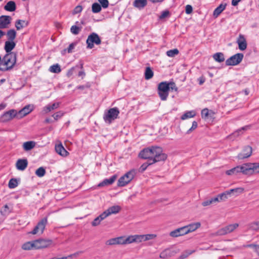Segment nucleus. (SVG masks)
<instances>
[{
    "mask_svg": "<svg viewBox=\"0 0 259 259\" xmlns=\"http://www.w3.org/2000/svg\"><path fill=\"white\" fill-rule=\"evenodd\" d=\"M119 211H103L102 213L96 218L92 222V225L94 227L97 226L100 222L111 214H116Z\"/></svg>",
    "mask_w": 259,
    "mask_h": 259,
    "instance_id": "obj_15",
    "label": "nucleus"
},
{
    "mask_svg": "<svg viewBox=\"0 0 259 259\" xmlns=\"http://www.w3.org/2000/svg\"><path fill=\"white\" fill-rule=\"evenodd\" d=\"M213 59L219 63L223 62L225 61V57L223 53L219 52L213 55Z\"/></svg>",
    "mask_w": 259,
    "mask_h": 259,
    "instance_id": "obj_36",
    "label": "nucleus"
},
{
    "mask_svg": "<svg viewBox=\"0 0 259 259\" xmlns=\"http://www.w3.org/2000/svg\"><path fill=\"white\" fill-rule=\"evenodd\" d=\"M119 113V110L117 107L110 108L104 112L103 119L106 123L110 124L118 117Z\"/></svg>",
    "mask_w": 259,
    "mask_h": 259,
    "instance_id": "obj_2",
    "label": "nucleus"
},
{
    "mask_svg": "<svg viewBox=\"0 0 259 259\" xmlns=\"http://www.w3.org/2000/svg\"><path fill=\"white\" fill-rule=\"evenodd\" d=\"M74 70H75L74 67H73L71 68H70L67 72V76L68 77H70L71 76H72L73 74Z\"/></svg>",
    "mask_w": 259,
    "mask_h": 259,
    "instance_id": "obj_64",
    "label": "nucleus"
},
{
    "mask_svg": "<svg viewBox=\"0 0 259 259\" xmlns=\"http://www.w3.org/2000/svg\"><path fill=\"white\" fill-rule=\"evenodd\" d=\"M18 183L16 179H11L8 184V186L10 189H14L18 186Z\"/></svg>",
    "mask_w": 259,
    "mask_h": 259,
    "instance_id": "obj_45",
    "label": "nucleus"
},
{
    "mask_svg": "<svg viewBox=\"0 0 259 259\" xmlns=\"http://www.w3.org/2000/svg\"><path fill=\"white\" fill-rule=\"evenodd\" d=\"M12 18L9 16L2 15L0 17V29L8 27L11 23Z\"/></svg>",
    "mask_w": 259,
    "mask_h": 259,
    "instance_id": "obj_18",
    "label": "nucleus"
},
{
    "mask_svg": "<svg viewBox=\"0 0 259 259\" xmlns=\"http://www.w3.org/2000/svg\"><path fill=\"white\" fill-rule=\"evenodd\" d=\"M4 9L5 10L10 12H13L16 10V4L13 1H9L5 6Z\"/></svg>",
    "mask_w": 259,
    "mask_h": 259,
    "instance_id": "obj_34",
    "label": "nucleus"
},
{
    "mask_svg": "<svg viewBox=\"0 0 259 259\" xmlns=\"http://www.w3.org/2000/svg\"><path fill=\"white\" fill-rule=\"evenodd\" d=\"M229 196H230V195L228 191H226L214 197V200H216L217 202L225 201Z\"/></svg>",
    "mask_w": 259,
    "mask_h": 259,
    "instance_id": "obj_26",
    "label": "nucleus"
},
{
    "mask_svg": "<svg viewBox=\"0 0 259 259\" xmlns=\"http://www.w3.org/2000/svg\"><path fill=\"white\" fill-rule=\"evenodd\" d=\"M101 6L99 4L97 3L93 4L92 10L94 13H98L100 12L101 11Z\"/></svg>",
    "mask_w": 259,
    "mask_h": 259,
    "instance_id": "obj_42",
    "label": "nucleus"
},
{
    "mask_svg": "<svg viewBox=\"0 0 259 259\" xmlns=\"http://www.w3.org/2000/svg\"><path fill=\"white\" fill-rule=\"evenodd\" d=\"M64 114V112L62 111H59L53 114L52 115V117L54 118L55 120H57L61 118Z\"/></svg>",
    "mask_w": 259,
    "mask_h": 259,
    "instance_id": "obj_50",
    "label": "nucleus"
},
{
    "mask_svg": "<svg viewBox=\"0 0 259 259\" xmlns=\"http://www.w3.org/2000/svg\"><path fill=\"white\" fill-rule=\"evenodd\" d=\"M121 209V207L119 205H114L108 208L107 210H120Z\"/></svg>",
    "mask_w": 259,
    "mask_h": 259,
    "instance_id": "obj_61",
    "label": "nucleus"
},
{
    "mask_svg": "<svg viewBox=\"0 0 259 259\" xmlns=\"http://www.w3.org/2000/svg\"><path fill=\"white\" fill-rule=\"evenodd\" d=\"M33 110V107L30 105L25 106L22 109L17 111L18 119H21L28 114Z\"/></svg>",
    "mask_w": 259,
    "mask_h": 259,
    "instance_id": "obj_19",
    "label": "nucleus"
},
{
    "mask_svg": "<svg viewBox=\"0 0 259 259\" xmlns=\"http://www.w3.org/2000/svg\"><path fill=\"white\" fill-rule=\"evenodd\" d=\"M117 244H130V236L127 237H125V236H120L118 237H116Z\"/></svg>",
    "mask_w": 259,
    "mask_h": 259,
    "instance_id": "obj_33",
    "label": "nucleus"
},
{
    "mask_svg": "<svg viewBox=\"0 0 259 259\" xmlns=\"http://www.w3.org/2000/svg\"><path fill=\"white\" fill-rule=\"evenodd\" d=\"M55 150L57 153L63 156H66L69 154L61 144L55 146Z\"/></svg>",
    "mask_w": 259,
    "mask_h": 259,
    "instance_id": "obj_29",
    "label": "nucleus"
},
{
    "mask_svg": "<svg viewBox=\"0 0 259 259\" xmlns=\"http://www.w3.org/2000/svg\"><path fill=\"white\" fill-rule=\"evenodd\" d=\"M23 249L29 250L31 249H35V245L34 240L28 241L24 243L22 246Z\"/></svg>",
    "mask_w": 259,
    "mask_h": 259,
    "instance_id": "obj_32",
    "label": "nucleus"
},
{
    "mask_svg": "<svg viewBox=\"0 0 259 259\" xmlns=\"http://www.w3.org/2000/svg\"><path fill=\"white\" fill-rule=\"evenodd\" d=\"M197 126H198L197 122L195 121H194L192 122V125L191 127L187 131V133L189 134L192 131L195 130L197 128Z\"/></svg>",
    "mask_w": 259,
    "mask_h": 259,
    "instance_id": "obj_58",
    "label": "nucleus"
},
{
    "mask_svg": "<svg viewBox=\"0 0 259 259\" xmlns=\"http://www.w3.org/2000/svg\"><path fill=\"white\" fill-rule=\"evenodd\" d=\"M196 115V113L194 111H187L181 117L182 120H185L189 118H192Z\"/></svg>",
    "mask_w": 259,
    "mask_h": 259,
    "instance_id": "obj_38",
    "label": "nucleus"
},
{
    "mask_svg": "<svg viewBox=\"0 0 259 259\" xmlns=\"http://www.w3.org/2000/svg\"><path fill=\"white\" fill-rule=\"evenodd\" d=\"M35 142L34 141H28L23 144L22 147L25 151H28L34 148L35 146Z\"/></svg>",
    "mask_w": 259,
    "mask_h": 259,
    "instance_id": "obj_30",
    "label": "nucleus"
},
{
    "mask_svg": "<svg viewBox=\"0 0 259 259\" xmlns=\"http://www.w3.org/2000/svg\"><path fill=\"white\" fill-rule=\"evenodd\" d=\"M17 54L14 52L7 53L2 59L4 66H7L12 69L16 63Z\"/></svg>",
    "mask_w": 259,
    "mask_h": 259,
    "instance_id": "obj_4",
    "label": "nucleus"
},
{
    "mask_svg": "<svg viewBox=\"0 0 259 259\" xmlns=\"http://www.w3.org/2000/svg\"><path fill=\"white\" fill-rule=\"evenodd\" d=\"M131 243L133 242H141L144 241V235H135L130 236Z\"/></svg>",
    "mask_w": 259,
    "mask_h": 259,
    "instance_id": "obj_31",
    "label": "nucleus"
},
{
    "mask_svg": "<svg viewBox=\"0 0 259 259\" xmlns=\"http://www.w3.org/2000/svg\"><path fill=\"white\" fill-rule=\"evenodd\" d=\"M48 223V217H46L41 219L37 224L36 226L34 228L33 230L30 232L32 234H36L37 233L40 232V234H42L45 229L46 225Z\"/></svg>",
    "mask_w": 259,
    "mask_h": 259,
    "instance_id": "obj_11",
    "label": "nucleus"
},
{
    "mask_svg": "<svg viewBox=\"0 0 259 259\" xmlns=\"http://www.w3.org/2000/svg\"><path fill=\"white\" fill-rule=\"evenodd\" d=\"M251 154L252 148L250 146H247L244 148L242 152L237 155V158L239 159H243L250 157Z\"/></svg>",
    "mask_w": 259,
    "mask_h": 259,
    "instance_id": "obj_16",
    "label": "nucleus"
},
{
    "mask_svg": "<svg viewBox=\"0 0 259 259\" xmlns=\"http://www.w3.org/2000/svg\"><path fill=\"white\" fill-rule=\"evenodd\" d=\"M35 249H40L48 248L53 244V241L51 239H38L34 240Z\"/></svg>",
    "mask_w": 259,
    "mask_h": 259,
    "instance_id": "obj_9",
    "label": "nucleus"
},
{
    "mask_svg": "<svg viewBox=\"0 0 259 259\" xmlns=\"http://www.w3.org/2000/svg\"><path fill=\"white\" fill-rule=\"evenodd\" d=\"M246 176L259 174V162L245 163Z\"/></svg>",
    "mask_w": 259,
    "mask_h": 259,
    "instance_id": "obj_7",
    "label": "nucleus"
},
{
    "mask_svg": "<svg viewBox=\"0 0 259 259\" xmlns=\"http://www.w3.org/2000/svg\"><path fill=\"white\" fill-rule=\"evenodd\" d=\"M200 223L199 222L195 223H192L188 225L184 226L185 228H186V232L187 233H189L190 232H193L195 231L196 229L199 228L200 227Z\"/></svg>",
    "mask_w": 259,
    "mask_h": 259,
    "instance_id": "obj_27",
    "label": "nucleus"
},
{
    "mask_svg": "<svg viewBox=\"0 0 259 259\" xmlns=\"http://www.w3.org/2000/svg\"><path fill=\"white\" fill-rule=\"evenodd\" d=\"M243 54L242 53H237L226 61L227 66H235L239 64L243 58Z\"/></svg>",
    "mask_w": 259,
    "mask_h": 259,
    "instance_id": "obj_13",
    "label": "nucleus"
},
{
    "mask_svg": "<svg viewBox=\"0 0 259 259\" xmlns=\"http://www.w3.org/2000/svg\"><path fill=\"white\" fill-rule=\"evenodd\" d=\"M116 178L117 176L114 175L109 179H104L102 182L98 184V186L101 187L112 185L115 182Z\"/></svg>",
    "mask_w": 259,
    "mask_h": 259,
    "instance_id": "obj_23",
    "label": "nucleus"
},
{
    "mask_svg": "<svg viewBox=\"0 0 259 259\" xmlns=\"http://www.w3.org/2000/svg\"><path fill=\"white\" fill-rule=\"evenodd\" d=\"M15 46L16 43L14 41L7 40L5 42L4 49L7 53H10Z\"/></svg>",
    "mask_w": 259,
    "mask_h": 259,
    "instance_id": "obj_25",
    "label": "nucleus"
},
{
    "mask_svg": "<svg viewBox=\"0 0 259 259\" xmlns=\"http://www.w3.org/2000/svg\"><path fill=\"white\" fill-rule=\"evenodd\" d=\"M205 77L203 75L201 76L197 79L199 85H202L203 84L205 81Z\"/></svg>",
    "mask_w": 259,
    "mask_h": 259,
    "instance_id": "obj_63",
    "label": "nucleus"
},
{
    "mask_svg": "<svg viewBox=\"0 0 259 259\" xmlns=\"http://www.w3.org/2000/svg\"><path fill=\"white\" fill-rule=\"evenodd\" d=\"M216 202H217L216 200H214V197H213V198H211V199L204 201L202 203V205L204 206H206L209 205L211 204L215 203Z\"/></svg>",
    "mask_w": 259,
    "mask_h": 259,
    "instance_id": "obj_51",
    "label": "nucleus"
},
{
    "mask_svg": "<svg viewBox=\"0 0 259 259\" xmlns=\"http://www.w3.org/2000/svg\"><path fill=\"white\" fill-rule=\"evenodd\" d=\"M86 43L87 44V48L92 49L94 48V44L96 45H100L101 44V40L98 34L93 32L88 36Z\"/></svg>",
    "mask_w": 259,
    "mask_h": 259,
    "instance_id": "obj_6",
    "label": "nucleus"
},
{
    "mask_svg": "<svg viewBox=\"0 0 259 259\" xmlns=\"http://www.w3.org/2000/svg\"><path fill=\"white\" fill-rule=\"evenodd\" d=\"M239 49L241 51L245 50L247 48V42L244 36L240 34L237 40Z\"/></svg>",
    "mask_w": 259,
    "mask_h": 259,
    "instance_id": "obj_21",
    "label": "nucleus"
},
{
    "mask_svg": "<svg viewBox=\"0 0 259 259\" xmlns=\"http://www.w3.org/2000/svg\"><path fill=\"white\" fill-rule=\"evenodd\" d=\"M59 106L60 103L59 102L54 103L52 105L48 104L43 108L42 111L45 113H48L53 110L57 109Z\"/></svg>",
    "mask_w": 259,
    "mask_h": 259,
    "instance_id": "obj_24",
    "label": "nucleus"
},
{
    "mask_svg": "<svg viewBox=\"0 0 259 259\" xmlns=\"http://www.w3.org/2000/svg\"><path fill=\"white\" fill-rule=\"evenodd\" d=\"M179 53V51L177 49L168 50L166 53V55L169 57H174L178 55Z\"/></svg>",
    "mask_w": 259,
    "mask_h": 259,
    "instance_id": "obj_43",
    "label": "nucleus"
},
{
    "mask_svg": "<svg viewBox=\"0 0 259 259\" xmlns=\"http://www.w3.org/2000/svg\"><path fill=\"white\" fill-rule=\"evenodd\" d=\"M25 23V21L24 20H17L15 22V27L17 30H18L23 28L24 27L23 24Z\"/></svg>",
    "mask_w": 259,
    "mask_h": 259,
    "instance_id": "obj_47",
    "label": "nucleus"
},
{
    "mask_svg": "<svg viewBox=\"0 0 259 259\" xmlns=\"http://www.w3.org/2000/svg\"><path fill=\"white\" fill-rule=\"evenodd\" d=\"M152 164H153V163H152L151 160H148L147 162L143 163L140 166V171L143 172L144 171H145L146 169V168H147V167L149 165H151Z\"/></svg>",
    "mask_w": 259,
    "mask_h": 259,
    "instance_id": "obj_49",
    "label": "nucleus"
},
{
    "mask_svg": "<svg viewBox=\"0 0 259 259\" xmlns=\"http://www.w3.org/2000/svg\"><path fill=\"white\" fill-rule=\"evenodd\" d=\"M82 10V7L81 6L78 5L75 7L73 11V14H76L80 13Z\"/></svg>",
    "mask_w": 259,
    "mask_h": 259,
    "instance_id": "obj_57",
    "label": "nucleus"
},
{
    "mask_svg": "<svg viewBox=\"0 0 259 259\" xmlns=\"http://www.w3.org/2000/svg\"><path fill=\"white\" fill-rule=\"evenodd\" d=\"M194 251V250H185L182 253L181 255L179 256L178 259H185L187 258L189 255L193 253Z\"/></svg>",
    "mask_w": 259,
    "mask_h": 259,
    "instance_id": "obj_46",
    "label": "nucleus"
},
{
    "mask_svg": "<svg viewBox=\"0 0 259 259\" xmlns=\"http://www.w3.org/2000/svg\"><path fill=\"white\" fill-rule=\"evenodd\" d=\"M49 70L53 73H58L61 71L60 66L59 64H56L52 65L49 69Z\"/></svg>",
    "mask_w": 259,
    "mask_h": 259,
    "instance_id": "obj_41",
    "label": "nucleus"
},
{
    "mask_svg": "<svg viewBox=\"0 0 259 259\" xmlns=\"http://www.w3.org/2000/svg\"><path fill=\"white\" fill-rule=\"evenodd\" d=\"M136 174V170L132 169L119 178L118 181V186L123 187L129 183L134 178Z\"/></svg>",
    "mask_w": 259,
    "mask_h": 259,
    "instance_id": "obj_5",
    "label": "nucleus"
},
{
    "mask_svg": "<svg viewBox=\"0 0 259 259\" xmlns=\"http://www.w3.org/2000/svg\"><path fill=\"white\" fill-rule=\"evenodd\" d=\"M209 115V110L207 108L203 109L201 111V116L202 118H206Z\"/></svg>",
    "mask_w": 259,
    "mask_h": 259,
    "instance_id": "obj_55",
    "label": "nucleus"
},
{
    "mask_svg": "<svg viewBox=\"0 0 259 259\" xmlns=\"http://www.w3.org/2000/svg\"><path fill=\"white\" fill-rule=\"evenodd\" d=\"M8 40L14 41L16 37V32L13 29L9 30L6 33Z\"/></svg>",
    "mask_w": 259,
    "mask_h": 259,
    "instance_id": "obj_35",
    "label": "nucleus"
},
{
    "mask_svg": "<svg viewBox=\"0 0 259 259\" xmlns=\"http://www.w3.org/2000/svg\"><path fill=\"white\" fill-rule=\"evenodd\" d=\"M147 5V0H135L134 6L138 8H142Z\"/></svg>",
    "mask_w": 259,
    "mask_h": 259,
    "instance_id": "obj_37",
    "label": "nucleus"
},
{
    "mask_svg": "<svg viewBox=\"0 0 259 259\" xmlns=\"http://www.w3.org/2000/svg\"><path fill=\"white\" fill-rule=\"evenodd\" d=\"M250 228L253 230H256L259 229V221L256 222H254L252 223L250 225Z\"/></svg>",
    "mask_w": 259,
    "mask_h": 259,
    "instance_id": "obj_59",
    "label": "nucleus"
},
{
    "mask_svg": "<svg viewBox=\"0 0 259 259\" xmlns=\"http://www.w3.org/2000/svg\"><path fill=\"white\" fill-rule=\"evenodd\" d=\"M153 76V72L150 67H146L145 72V78L146 79L148 80L151 79Z\"/></svg>",
    "mask_w": 259,
    "mask_h": 259,
    "instance_id": "obj_40",
    "label": "nucleus"
},
{
    "mask_svg": "<svg viewBox=\"0 0 259 259\" xmlns=\"http://www.w3.org/2000/svg\"><path fill=\"white\" fill-rule=\"evenodd\" d=\"M158 94L160 99L162 101H165L169 94V85L168 82L163 81L159 83L158 85Z\"/></svg>",
    "mask_w": 259,
    "mask_h": 259,
    "instance_id": "obj_3",
    "label": "nucleus"
},
{
    "mask_svg": "<svg viewBox=\"0 0 259 259\" xmlns=\"http://www.w3.org/2000/svg\"><path fill=\"white\" fill-rule=\"evenodd\" d=\"M81 27L76 25H73L70 28V31L72 34L77 35L79 33L80 31L81 30Z\"/></svg>",
    "mask_w": 259,
    "mask_h": 259,
    "instance_id": "obj_48",
    "label": "nucleus"
},
{
    "mask_svg": "<svg viewBox=\"0 0 259 259\" xmlns=\"http://www.w3.org/2000/svg\"><path fill=\"white\" fill-rule=\"evenodd\" d=\"M185 11H186V13L187 14H191L193 11L192 7L191 5H187L186 6Z\"/></svg>",
    "mask_w": 259,
    "mask_h": 259,
    "instance_id": "obj_60",
    "label": "nucleus"
},
{
    "mask_svg": "<svg viewBox=\"0 0 259 259\" xmlns=\"http://www.w3.org/2000/svg\"><path fill=\"white\" fill-rule=\"evenodd\" d=\"M98 1L104 9H106L108 7L109 2L108 0H98Z\"/></svg>",
    "mask_w": 259,
    "mask_h": 259,
    "instance_id": "obj_56",
    "label": "nucleus"
},
{
    "mask_svg": "<svg viewBox=\"0 0 259 259\" xmlns=\"http://www.w3.org/2000/svg\"><path fill=\"white\" fill-rule=\"evenodd\" d=\"M240 173L246 176L245 163L234 167L226 171V175L228 176L237 175Z\"/></svg>",
    "mask_w": 259,
    "mask_h": 259,
    "instance_id": "obj_8",
    "label": "nucleus"
},
{
    "mask_svg": "<svg viewBox=\"0 0 259 259\" xmlns=\"http://www.w3.org/2000/svg\"><path fill=\"white\" fill-rule=\"evenodd\" d=\"M179 251L180 249L178 248H167L160 253L159 257L163 259L168 258L175 255Z\"/></svg>",
    "mask_w": 259,
    "mask_h": 259,
    "instance_id": "obj_14",
    "label": "nucleus"
},
{
    "mask_svg": "<svg viewBox=\"0 0 259 259\" xmlns=\"http://www.w3.org/2000/svg\"><path fill=\"white\" fill-rule=\"evenodd\" d=\"M238 226H239V225L237 223L229 225L218 230L214 233V235L216 236L225 235L226 234H227L228 233H230L233 232Z\"/></svg>",
    "mask_w": 259,
    "mask_h": 259,
    "instance_id": "obj_12",
    "label": "nucleus"
},
{
    "mask_svg": "<svg viewBox=\"0 0 259 259\" xmlns=\"http://www.w3.org/2000/svg\"><path fill=\"white\" fill-rule=\"evenodd\" d=\"M14 118L18 119L17 111L15 109H11L4 113L1 116V120L2 122H7Z\"/></svg>",
    "mask_w": 259,
    "mask_h": 259,
    "instance_id": "obj_10",
    "label": "nucleus"
},
{
    "mask_svg": "<svg viewBox=\"0 0 259 259\" xmlns=\"http://www.w3.org/2000/svg\"><path fill=\"white\" fill-rule=\"evenodd\" d=\"M186 228L185 227L178 228L172 231H171L169 233V235L172 237H177L180 236H183L187 234Z\"/></svg>",
    "mask_w": 259,
    "mask_h": 259,
    "instance_id": "obj_20",
    "label": "nucleus"
},
{
    "mask_svg": "<svg viewBox=\"0 0 259 259\" xmlns=\"http://www.w3.org/2000/svg\"><path fill=\"white\" fill-rule=\"evenodd\" d=\"M152 147L145 148L139 153V156L142 159H147L150 160L152 158Z\"/></svg>",
    "mask_w": 259,
    "mask_h": 259,
    "instance_id": "obj_17",
    "label": "nucleus"
},
{
    "mask_svg": "<svg viewBox=\"0 0 259 259\" xmlns=\"http://www.w3.org/2000/svg\"><path fill=\"white\" fill-rule=\"evenodd\" d=\"M168 84L169 85V91L171 90V91L178 92V89L174 81L168 82Z\"/></svg>",
    "mask_w": 259,
    "mask_h": 259,
    "instance_id": "obj_52",
    "label": "nucleus"
},
{
    "mask_svg": "<svg viewBox=\"0 0 259 259\" xmlns=\"http://www.w3.org/2000/svg\"><path fill=\"white\" fill-rule=\"evenodd\" d=\"M156 235L153 234L144 235V241L149 240L155 238Z\"/></svg>",
    "mask_w": 259,
    "mask_h": 259,
    "instance_id": "obj_54",
    "label": "nucleus"
},
{
    "mask_svg": "<svg viewBox=\"0 0 259 259\" xmlns=\"http://www.w3.org/2000/svg\"><path fill=\"white\" fill-rule=\"evenodd\" d=\"M166 158L167 155L163 152L161 147L152 146V158L150 159L152 163L164 161Z\"/></svg>",
    "mask_w": 259,
    "mask_h": 259,
    "instance_id": "obj_1",
    "label": "nucleus"
},
{
    "mask_svg": "<svg viewBox=\"0 0 259 259\" xmlns=\"http://www.w3.org/2000/svg\"><path fill=\"white\" fill-rule=\"evenodd\" d=\"M28 165V161L26 159H19L16 163V167L18 170H24Z\"/></svg>",
    "mask_w": 259,
    "mask_h": 259,
    "instance_id": "obj_22",
    "label": "nucleus"
},
{
    "mask_svg": "<svg viewBox=\"0 0 259 259\" xmlns=\"http://www.w3.org/2000/svg\"><path fill=\"white\" fill-rule=\"evenodd\" d=\"M244 191V189L242 187H238L228 190V192L231 195L232 194H236V195H238L242 193Z\"/></svg>",
    "mask_w": 259,
    "mask_h": 259,
    "instance_id": "obj_39",
    "label": "nucleus"
},
{
    "mask_svg": "<svg viewBox=\"0 0 259 259\" xmlns=\"http://www.w3.org/2000/svg\"><path fill=\"white\" fill-rule=\"evenodd\" d=\"M46 169L44 167H40L35 171V175L38 177H42L46 174Z\"/></svg>",
    "mask_w": 259,
    "mask_h": 259,
    "instance_id": "obj_44",
    "label": "nucleus"
},
{
    "mask_svg": "<svg viewBox=\"0 0 259 259\" xmlns=\"http://www.w3.org/2000/svg\"><path fill=\"white\" fill-rule=\"evenodd\" d=\"M227 4H221L217 8L215 9L213 12V16L214 17H218L220 14L226 9Z\"/></svg>",
    "mask_w": 259,
    "mask_h": 259,
    "instance_id": "obj_28",
    "label": "nucleus"
},
{
    "mask_svg": "<svg viewBox=\"0 0 259 259\" xmlns=\"http://www.w3.org/2000/svg\"><path fill=\"white\" fill-rule=\"evenodd\" d=\"M169 11H165L162 12V14L159 17V19H162L167 17L169 15Z\"/></svg>",
    "mask_w": 259,
    "mask_h": 259,
    "instance_id": "obj_62",
    "label": "nucleus"
},
{
    "mask_svg": "<svg viewBox=\"0 0 259 259\" xmlns=\"http://www.w3.org/2000/svg\"><path fill=\"white\" fill-rule=\"evenodd\" d=\"M106 244L109 245L118 244L116 238H112L107 240L106 242Z\"/></svg>",
    "mask_w": 259,
    "mask_h": 259,
    "instance_id": "obj_53",
    "label": "nucleus"
}]
</instances>
